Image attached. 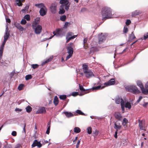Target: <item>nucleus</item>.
Here are the masks:
<instances>
[{
    "mask_svg": "<svg viewBox=\"0 0 148 148\" xmlns=\"http://www.w3.org/2000/svg\"><path fill=\"white\" fill-rule=\"evenodd\" d=\"M107 35L106 34H103L102 33L99 36V44L102 43L106 40Z\"/></svg>",
    "mask_w": 148,
    "mask_h": 148,
    "instance_id": "9d476101",
    "label": "nucleus"
},
{
    "mask_svg": "<svg viewBox=\"0 0 148 148\" xmlns=\"http://www.w3.org/2000/svg\"><path fill=\"white\" fill-rule=\"evenodd\" d=\"M66 32V29L62 28L57 29L56 32H53V34L54 36H56L57 37H62L65 35Z\"/></svg>",
    "mask_w": 148,
    "mask_h": 148,
    "instance_id": "7ed1b4c3",
    "label": "nucleus"
},
{
    "mask_svg": "<svg viewBox=\"0 0 148 148\" xmlns=\"http://www.w3.org/2000/svg\"><path fill=\"white\" fill-rule=\"evenodd\" d=\"M104 87V86H103L101 87V86H99L96 87H93L92 88V90H99L100 89H103Z\"/></svg>",
    "mask_w": 148,
    "mask_h": 148,
    "instance_id": "bb28decb",
    "label": "nucleus"
},
{
    "mask_svg": "<svg viewBox=\"0 0 148 148\" xmlns=\"http://www.w3.org/2000/svg\"><path fill=\"white\" fill-rule=\"evenodd\" d=\"M12 135L14 136H16L17 135V133L15 131H13L12 133H11Z\"/></svg>",
    "mask_w": 148,
    "mask_h": 148,
    "instance_id": "6e6d98bb",
    "label": "nucleus"
},
{
    "mask_svg": "<svg viewBox=\"0 0 148 148\" xmlns=\"http://www.w3.org/2000/svg\"><path fill=\"white\" fill-rule=\"evenodd\" d=\"M66 116L68 118H70L73 116V114L71 112H64Z\"/></svg>",
    "mask_w": 148,
    "mask_h": 148,
    "instance_id": "b1692460",
    "label": "nucleus"
},
{
    "mask_svg": "<svg viewBox=\"0 0 148 148\" xmlns=\"http://www.w3.org/2000/svg\"><path fill=\"white\" fill-rule=\"evenodd\" d=\"M59 97L61 99L64 100L66 99V95H60Z\"/></svg>",
    "mask_w": 148,
    "mask_h": 148,
    "instance_id": "de8ad7c7",
    "label": "nucleus"
},
{
    "mask_svg": "<svg viewBox=\"0 0 148 148\" xmlns=\"http://www.w3.org/2000/svg\"><path fill=\"white\" fill-rule=\"evenodd\" d=\"M143 98V97L142 96H140L139 97V98L138 99L137 101V103H138L140 101V100L142 99Z\"/></svg>",
    "mask_w": 148,
    "mask_h": 148,
    "instance_id": "052dcab7",
    "label": "nucleus"
},
{
    "mask_svg": "<svg viewBox=\"0 0 148 148\" xmlns=\"http://www.w3.org/2000/svg\"><path fill=\"white\" fill-rule=\"evenodd\" d=\"M76 112L79 114L82 115H84V114L80 110H77L76 111Z\"/></svg>",
    "mask_w": 148,
    "mask_h": 148,
    "instance_id": "8fccbe9b",
    "label": "nucleus"
},
{
    "mask_svg": "<svg viewBox=\"0 0 148 148\" xmlns=\"http://www.w3.org/2000/svg\"><path fill=\"white\" fill-rule=\"evenodd\" d=\"M21 145L20 144H16L14 148H22Z\"/></svg>",
    "mask_w": 148,
    "mask_h": 148,
    "instance_id": "864d4df0",
    "label": "nucleus"
},
{
    "mask_svg": "<svg viewBox=\"0 0 148 148\" xmlns=\"http://www.w3.org/2000/svg\"><path fill=\"white\" fill-rule=\"evenodd\" d=\"M67 51L69 55L66 58V60L69 59L72 56L73 54V50L72 46H70L68 47L67 48Z\"/></svg>",
    "mask_w": 148,
    "mask_h": 148,
    "instance_id": "1a4fd4ad",
    "label": "nucleus"
},
{
    "mask_svg": "<svg viewBox=\"0 0 148 148\" xmlns=\"http://www.w3.org/2000/svg\"><path fill=\"white\" fill-rule=\"evenodd\" d=\"M24 18L25 20L26 19L27 21H29L30 20V17L29 15L27 14L25 15L24 17Z\"/></svg>",
    "mask_w": 148,
    "mask_h": 148,
    "instance_id": "4c0bfd02",
    "label": "nucleus"
},
{
    "mask_svg": "<svg viewBox=\"0 0 148 148\" xmlns=\"http://www.w3.org/2000/svg\"><path fill=\"white\" fill-rule=\"evenodd\" d=\"M114 128L116 129L117 131H118L121 127V126L119 123L116 122V123L114 124Z\"/></svg>",
    "mask_w": 148,
    "mask_h": 148,
    "instance_id": "5701e85b",
    "label": "nucleus"
},
{
    "mask_svg": "<svg viewBox=\"0 0 148 148\" xmlns=\"http://www.w3.org/2000/svg\"><path fill=\"white\" fill-rule=\"evenodd\" d=\"M126 90L129 92L137 94L139 93V91L137 87L135 86L132 85L126 86L125 87Z\"/></svg>",
    "mask_w": 148,
    "mask_h": 148,
    "instance_id": "39448f33",
    "label": "nucleus"
},
{
    "mask_svg": "<svg viewBox=\"0 0 148 148\" xmlns=\"http://www.w3.org/2000/svg\"><path fill=\"white\" fill-rule=\"evenodd\" d=\"M131 21L129 19H128L126 21L125 23L127 25H128L131 23Z\"/></svg>",
    "mask_w": 148,
    "mask_h": 148,
    "instance_id": "4d7b16f0",
    "label": "nucleus"
},
{
    "mask_svg": "<svg viewBox=\"0 0 148 148\" xmlns=\"http://www.w3.org/2000/svg\"><path fill=\"white\" fill-rule=\"evenodd\" d=\"M24 1V0H16V4L19 6H21L22 5V2Z\"/></svg>",
    "mask_w": 148,
    "mask_h": 148,
    "instance_id": "a878e982",
    "label": "nucleus"
},
{
    "mask_svg": "<svg viewBox=\"0 0 148 148\" xmlns=\"http://www.w3.org/2000/svg\"><path fill=\"white\" fill-rule=\"evenodd\" d=\"M26 22V21L25 19H23L21 22V23L22 25H25Z\"/></svg>",
    "mask_w": 148,
    "mask_h": 148,
    "instance_id": "09e8293b",
    "label": "nucleus"
},
{
    "mask_svg": "<svg viewBox=\"0 0 148 148\" xmlns=\"http://www.w3.org/2000/svg\"><path fill=\"white\" fill-rule=\"evenodd\" d=\"M141 12L140 10H135L132 13V17L138 15L141 13Z\"/></svg>",
    "mask_w": 148,
    "mask_h": 148,
    "instance_id": "aec40b11",
    "label": "nucleus"
},
{
    "mask_svg": "<svg viewBox=\"0 0 148 148\" xmlns=\"http://www.w3.org/2000/svg\"><path fill=\"white\" fill-rule=\"evenodd\" d=\"M79 95V93L77 92H73L72 93V95L73 96H75Z\"/></svg>",
    "mask_w": 148,
    "mask_h": 148,
    "instance_id": "5fc2aeb1",
    "label": "nucleus"
},
{
    "mask_svg": "<svg viewBox=\"0 0 148 148\" xmlns=\"http://www.w3.org/2000/svg\"><path fill=\"white\" fill-rule=\"evenodd\" d=\"M129 37L130 39L131 40H133L134 39L136 38V37L134 35V34L133 32L132 33V34L130 35Z\"/></svg>",
    "mask_w": 148,
    "mask_h": 148,
    "instance_id": "f704fd0d",
    "label": "nucleus"
},
{
    "mask_svg": "<svg viewBox=\"0 0 148 148\" xmlns=\"http://www.w3.org/2000/svg\"><path fill=\"white\" fill-rule=\"evenodd\" d=\"M128 31V29L127 26L124 27L123 32L124 33H126Z\"/></svg>",
    "mask_w": 148,
    "mask_h": 148,
    "instance_id": "49530a36",
    "label": "nucleus"
},
{
    "mask_svg": "<svg viewBox=\"0 0 148 148\" xmlns=\"http://www.w3.org/2000/svg\"><path fill=\"white\" fill-rule=\"evenodd\" d=\"M125 106L126 108H128L129 109H130L131 108V104L129 102L126 103H125Z\"/></svg>",
    "mask_w": 148,
    "mask_h": 148,
    "instance_id": "c9c22d12",
    "label": "nucleus"
},
{
    "mask_svg": "<svg viewBox=\"0 0 148 148\" xmlns=\"http://www.w3.org/2000/svg\"><path fill=\"white\" fill-rule=\"evenodd\" d=\"M42 146V145L40 143V141H38L37 140H34L31 146L32 148H33L36 146H37L38 148H40Z\"/></svg>",
    "mask_w": 148,
    "mask_h": 148,
    "instance_id": "f8f14e48",
    "label": "nucleus"
},
{
    "mask_svg": "<svg viewBox=\"0 0 148 148\" xmlns=\"http://www.w3.org/2000/svg\"><path fill=\"white\" fill-rule=\"evenodd\" d=\"M115 83L114 79H111L110 80L104 83V85L106 86H108L114 85Z\"/></svg>",
    "mask_w": 148,
    "mask_h": 148,
    "instance_id": "4468645a",
    "label": "nucleus"
},
{
    "mask_svg": "<svg viewBox=\"0 0 148 148\" xmlns=\"http://www.w3.org/2000/svg\"><path fill=\"white\" fill-rule=\"evenodd\" d=\"M139 127L141 130H145L144 123L143 121H139Z\"/></svg>",
    "mask_w": 148,
    "mask_h": 148,
    "instance_id": "a211bd4d",
    "label": "nucleus"
},
{
    "mask_svg": "<svg viewBox=\"0 0 148 148\" xmlns=\"http://www.w3.org/2000/svg\"><path fill=\"white\" fill-rule=\"evenodd\" d=\"M117 132L118 131H117V130H116V131L115 132V134L114 135V137L116 138H117Z\"/></svg>",
    "mask_w": 148,
    "mask_h": 148,
    "instance_id": "338daca9",
    "label": "nucleus"
},
{
    "mask_svg": "<svg viewBox=\"0 0 148 148\" xmlns=\"http://www.w3.org/2000/svg\"><path fill=\"white\" fill-rule=\"evenodd\" d=\"M82 69L85 76L87 78H90L94 76L92 71L88 69V65L86 64L82 65Z\"/></svg>",
    "mask_w": 148,
    "mask_h": 148,
    "instance_id": "f03ea898",
    "label": "nucleus"
},
{
    "mask_svg": "<svg viewBox=\"0 0 148 148\" xmlns=\"http://www.w3.org/2000/svg\"><path fill=\"white\" fill-rule=\"evenodd\" d=\"M87 40H88V38H85L84 40V41H83V44L84 45V47L85 49H86L87 48L85 46V44L86 43Z\"/></svg>",
    "mask_w": 148,
    "mask_h": 148,
    "instance_id": "c03bdc74",
    "label": "nucleus"
},
{
    "mask_svg": "<svg viewBox=\"0 0 148 148\" xmlns=\"http://www.w3.org/2000/svg\"><path fill=\"white\" fill-rule=\"evenodd\" d=\"M148 38V33H147L146 34H145L144 35L143 38H141V39L142 40H146Z\"/></svg>",
    "mask_w": 148,
    "mask_h": 148,
    "instance_id": "58836bf2",
    "label": "nucleus"
},
{
    "mask_svg": "<svg viewBox=\"0 0 148 148\" xmlns=\"http://www.w3.org/2000/svg\"><path fill=\"white\" fill-rule=\"evenodd\" d=\"M56 3L52 4L50 7V10L51 12L53 14L56 13Z\"/></svg>",
    "mask_w": 148,
    "mask_h": 148,
    "instance_id": "2eb2a0df",
    "label": "nucleus"
},
{
    "mask_svg": "<svg viewBox=\"0 0 148 148\" xmlns=\"http://www.w3.org/2000/svg\"><path fill=\"white\" fill-rule=\"evenodd\" d=\"M53 56H51L48 59H47L46 60L44 61L43 62H42L41 65L42 66H43L45 64L51 61L53 58Z\"/></svg>",
    "mask_w": 148,
    "mask_h": 148,
    "instance_id": "4be33fe9",
    "label": "nucleus"
},
{
    "mask_svg": "<svg viewBox=\"0 0 148 148\" xmlns=\"http://www.w3.org/2000/svg\"><path fill=\"white\" fill-rule=\"evenodd\" d=\"M79 87L80 90L82 92H85V93H87L89 92V91L86 92V91L89 90V89L85 90L83 86L82 85H80V84H79Z\"/></svg>",
    "mask_w": 148,
    "mask_h": 148,
    "instance_id": "393cba45",
    "label": "nucleus"
},
{
    "mask_svg": "<svg viewBox=\"0 0 148 148\" xmlns=\"http://www.w3.org/2000/svg\"><path fill=\"white\" fill-rule=\"evenodd\" d=\"M53 103H54V104L56 105V106L57 105L58 103V98L57 97V96H56L54 97V101H53Z\"/></svg>",
    "mask_w": 148,
    "mask_h": 148,
    "instance_id": "c85d7f7f",
    "label": "nucleus"
},
{
    "mask_svg": "<svg viewBox=\"0 0 148 148\" xmlns=\"http://www.w3.org/2000/svg\"><path fill=\"white\" fill-rule=\"evenodd\" d=\"M66 16L65 15H63L60 17V19L62 21H65Z\"/></svg>",
    "mask_w": 148,
    "mask_h": 148,
    "instance_id": "e433bc0d",
    "label": "nucleus"
},
{
    "mask_svg": "<svg viewBox=\"0 0 148 148\" xmlns=\"http://www.w3.org/2000/svg\"><path fill=\"white\" fill-rule=\"evenodd\" d=\"M23 86H24V85L23 84H20L18 86V89L19 90H22Z\"/></svg>",
    "mask_w": 148,
    "mask_h": 148,
    "instance_id": "79ce46f5",
    "label": "nucleus"
},
{
    "mask_svg": "<svg viewBox=\"0 0 148 148\" xmlns=\"http://www.w3.org/2000/svg\"><path fill=\"white\" fill-rule=\"evenodd\" d=\"M65 12V11L64 8H62L60 9L59 13V14H63Z\"/></svg>",
    "mask_w": 148,
    "mask_h": 148,
    "instance_id": "ea45409f",
    "label": "nucleus"
},
{
    "mask_svg": "<svg viewBox=\"0 0 148 148\" xmlns=\"http://www.w3.org/2000/svg\"><path fill=\"white\" fill-rule=\"evenodd\" d=\"M50 126H48L46 131V133L49 134V133Z\"/></svg>",
    "mask_w": 148,
    "mask_h": 148,
    "instance_id": "603ef678",
    "label": "nucleus"
},
{
    "mask_svg": "<svg viewBox=\"0 0 148 148\" xmlns=\"http://www.w3.org/2000/svg\"><path fill=\"white\" fill-rule=\"evenodd\" d=\"M80 142V140H78L77 143L76 145V148H78Z\"/></svg>",
    "mask_w": 148,
    "mask_h": 148,
    "instance_id": "13d9d810",
    "label": "nucleus"
},
{
    "mask_svg": "<svg viewBox=\"0 0 148 148\" xmlns=\"http://www.w3.org/2000/svg\"><path fill=\"white\" fill-rule=\"evenodd\" d=\"M1 65L5 66H8V64L7 62H6L5 61H2V62H1Z\"/></svg>",
    "mask_w": 148,
    "mask_h": 148,
    "instance_id": "37998d69",
    "label": "nucleus"
},
{
    "mask_svg": "<svg viewBox=\"0 0 148 148\" xmlns=\"http://www.w3.org/2000/svg\"><path fill=\"white\" fill-rule=\"evenodd\" d=\"M101 14L103 20L106 18H112L111 10L108 7H105L103 8L101 11Z\"/></svg>",
    "mask_w": 148,
    "mask_h": 148,
    "instance_id": "f257e3e1",
    "label": "nucleus"
},
{
    "mask_svg": "<svg viewBox=\"0 0 148 148\" xmlns=\"http://www.w3.org/2000/svg\"><path fill=\"white\" fill-rule=\"evenodd\" d=\"M40 21V18L39 17L36 18L33 24L38 25Z\"/></svg>",
    "mask_w": 148,
    "mask_h": 148,
    "instance_id": "7c9ffc66",
    "label": "nucleus"
},
{
    "mask_svg": "<svg viewBox=\"0 0 148 148\" xmlns=\"http://www.w3.org/2000/svg\"><path fill=\"white\" fill-rule=\"evenodd\" d=\"M128 123V120L125 118H124L122 121V124L124 126H126V124Z\"/></svg>",
    "mask_w": 148,
    "mask_h": 148,
    "instance_id": "cd10ccee",
    "label": "nucleus"
},
{
    "mask_svg": "<svg viewBox=\"0 0 148 148\" xmlns=\"http://www.w3.org/2000/svg\"><path fill=\"white\" fill-rule=\"evenodd\" d=\"M53 36H54V35H53V36L50 37L49 38H44L43 39L42 41H45L46 40H48L49 39H51L53 37Z\"/></svg>",
    "mask_w": 148,
    "mask_h": 148,
    "instance_id": "680f3d73",
    "label": "nucleus"
},
{
    "mask_svg": "<svg viewBox=\"0 0 148 148\" xmlns=\"http://www.w3.org/2000/svg\"><path fill=\"white\" fill-rule=\"evenodd\" d=\"M70 25V23L68 22H66L64 25V27L63 28L66 29Z\"/></svg>",
    "mask_w": 148,
    "mask_h": 148,
    "instance_id": "72a5a7b5",
    "label": "nucleus"
},
{
    "mask_svg": "<svg viewBox=\"0 0 148 148\" xmlns=\"http://www.w3.org/2000/svg\"><path fill=\"white\" fill-rule=\"evenodd\" d=\"M69 6L70 4L69 3H67L65 4H64L61 5V7L64 8L67 11L69 9Z\"/></svg>",
    "mask_w": 148,
    "mask_h": 148,
    "instance_id": "412c9836",
    "label": "nucleus"
},
{
    "mask_svg": "<svg viewBox=\"0 0 148 148\" xmlns=\"http://www.w3.org/2000/svg\"><path fill=\"white\" fill-rule=\"evenodd\" d=\"M35 6L40 8L39 13L41 16H43L46 14L47 12V9L43 3L36 4Z\"/></svg>",
    "mask_w": 148,
    "mask_h": 148,
    "instance_id": "20e7f679",
    "label": "nucleus"
},
{
    "mask_svg": "<svg viewBox=\"0 0 148 148\" xmlns=\"http://www.w3.org/2000/svg\"><path fill=\"white\" fill-rule=\"evenodd\" d=\"M114 116L116 119L119 121H121L122 119V116L121 114L118 112H116L114 114Z\"/></svg>",
    "mask_w": 148,
    "mask_h": 148,
    "instance_id": "f3484780",
    "label": "nucleus"
},
{
    "mask_svg": "<svg viewBox=\"0 0 148 148\" xmlns=\"http://www.w3.org/2000/svg\"><path fill=\"white\" fill-rule=\"evenodd\" d=\"M25 109L27 112L28 113L30 112L32 110V108L29 106H27Z\"/></svg>",
    "mask_w": 148,
    "mask_h": 148,
    "instance_id": "2f4dec72",
    "label": "nucleus"
},
{
    "mask_svg": "<svg viewBox=\"0 0 148 148\" xmlns=\"http://www.w3.org/2000/svg\"><path fill=\"white\" fill-rule=\"evenodd\" d=\"M22 111V110L21 109H20L18 108H16L15 109V111L16 112H21Z\"/></svg>",
    "mask_w": 148,
    "mask_h": 148,
    "instance_id": "774afa93",
    "label": "nucleus"
},
{
    "mask_svg": "<svg viewBox=\"0 0 148 148\" xmlns=\"http://www.w3.org/2000/svg\"><path fill=\"white\" fill-rule=\"evenodd\" d=\"M29 8V6L28 5H26L24 9L26 10V11H28Z\"/></svg>",
    "mask_w": 148,
    "mask_h": 148,
    "instance_id": "bf43d9fd",
    "label": "nucleus"
},
{
    "mask_svg": "<svg viewBox=\"0 0 148 148\" xmlns=\"http://www.w3.org/2000/svg\"><path fill=\"white\" fill-rule=\"evenodd\" d=\"M137 84L140 87L142 92L145 94H146L148 93V89L144 88L141 81H137Z\"/></svg>",
    "mask_w": 148,
    "mask_h": 148,
    "instance_id": "6e6552de",
    "label": "nucleus"
},
{
    "mask_svg": "<svg viewBox=\"0 0 148 148\" xmlns=\"http://www.w3.org/2000/svg\"><path fill=\"white\" fill-rule=\"evenodd\" d=\"M53 36H54V35H53V36L50 37L49 38H44L43 39L42 41H45L46 40H48L49 39H51L53 37Z\"/></svg>",
    "mask_w": 148,
    "mask_h": 148,
    "instance_id": "e2e57ef3",
    "label": "nucleus"
},
{
    "mask_svg": "<svg viewBox=\"0 0 148 148\" xmlns=\"http://www.w3.org/2000/svg\"><path fill=\"white\" fill-rule=\"evenodd\" d=\"M116 103V104H119L121 103V109L123 113H124L125 110V103L124 100L119 97H116L115 99Z\"/></svg>",
    "mask_w": 148,
    "mask_h": 148,
    "instance_id": "423d86ee",
    "label": "nucleus"
},
{
    "mask_svg": "<svg viewBox=\"0 0 148 148\" xmlns=\"http://www.w3.org/2000/svg\"><path fill=\"white\" fill-rule=\"evenodd\" d=\"M5 19L6 22L8 23L10 22V20L9 18H7L6 17H5Z\"/></svg>",
    "mask_w": 148,
    "mask_h": 148,
    "instance_id": "0e129e2a",
    "label": "nucleus"
},
{
    "mask_svg": "<svg viewBox=\"0 0 148 148\" xmlns=\"http://www.w3.org/2000/svg\"><path fill=\"white\" fill-rule=\"evenodd\" d=\"M73 33L71 32H68L66 36V42H68L70 40L73 39L75 38L77 35H74L72 36Z\"/></svg>",
    "mask_w": 148,
    "mask_h": 148,
    "instance_id": "9b49d317",
    "label": "nucleus"
},
{
    "mask_svg": "<svg viewBox=\"0 0 148 148\" xmlns=\"http://www.w3.org/2000/svg\"><path fill=\"white\" fill-rule=\"evenodd\" d=\"M8 24L7 23L5 30V32L4 36V39L7 40L10 36L9 32H8Z\"/></svg>",
    "mask_w": 148,
    "mask_h": 148,
    "instance_id": "ddd939ff",
    "label": "nucleus"
},
{
    "mask_svg": "<svg viewBox=\"0 0 148 148\" xmlns=\"http://www.w3.org/2000/svg\"><path fill=\"white\" fill-rule=\"evenodd\" d=\"M60 3L61 5H63L69 3V2L67 0H60Z\"/></svg>",
    "mask_w": 148,
    "mask_h": 148,
    "instance_id": "473e14b6",
    "label": "nucleus"
},
{
    "mask_svg": "<svg viewBox=\"0 0 148 148\" xmlns=\"http://www.w3.org/2000/svg\"><path fill=\"white\" fill-rule=\"evenodd\" d=\"M38 65L37 64H32V66L34 69H36L38 67Z\"/></svg>",
    "mask_w": 148,
    "mask_h": 148,
    "instance_id": "3c124183",
    "label": "nucleus"
},
{
    "mask_svg": "<svg viewBox=\"0 0 148 148\" xmlns=\"http://www.w3.org/2000/svg\"><path fill=\"white\" fill-rule=\"evenodd\" d=\"M16 27L21 31H23L25 30V29L23 27L19 24L16 23L15 24Z\"/></svg>",
    "mask_w": 148,
    "mask_h": 148,
    "instance_id": "6ab92c4d",
    "label": "nucleus"
},
{
    "mask_svg": "<svg viewBox=\"0 0 148 148\" xmlns=\"http://www.w3.org/2000/svg\"><path fill=\"white\" fill-rule=\"evenodd\" d=\"M87 132L89 134H90L92 132V129L90 127H88L87 129Z\"/></svg>",
    "mask_w": 148,
    "mask_h": 148,
    "instance_id": "a18cd8bd",
    "label": "nucleus"
},
{
    "mask_svg": "<svg viewBox=\"0 0 148 148\" xmlns=\"http://www.w3.org/2000/svg\"><path fill=\"white\" fill-rule=\"evenodd\" d=\"M46 110L45 107H41L36 112V114L45 113L46 112Z\"/></svg>",
    "mask_w": 148,
    "mask_h": 148,
    "instance_id": "dca6fc26",
    "label": "nucleus"
},
{
    "mask_svg": "<svg viewBox=\"0 0 148 148\" xmlns=\"http://www.w3.org/2000/svg\"><path fill=\"white\" fill-rule=\"evenodd\" d=\"M32 26L33 28L35 29V32L36 34H38L40 33L42 30V27L41 25L32 24Z\"/></svg>",
    "mask_w": 148,
    "mask_h": 148,
    "instance_id": "0eeeda50",
    "label": "nucleus"
},
{
    "mask_svg": "<svg viewBox=\"0 0 148 148\" xmlns=\"http://www.w3.org/2000/svg\"><path fill=\"white\" fill-rule=\"evenodd\" d=\"M74 131L75 132L78 133L80 132L81 130L79 127H76L74 128Z\"/></svg>",
    "mask_w": 148,
    "mask_h": 148,
    "instance_id": "c756f323",
    "label": "nucleus"
},
{
    "mask_svg": "<svg viewBox=\"0 0 148 148\" xmlns=\"http://www.w3.org/2000/svg\"><path fill=\"white\" fill-rule=\"evenodd\" d=\"M3 148H12L11 146L10 145H5L3 147Z\"/></svg>",
    "mask_w": 148,
    "mask_h": 148,
    "instance_id": "69168bd1",
    "label": "nucleus"
},
{
    "mask_svg": "<svg viewBox=\"0 0 148 148\" xmlns=\"http://www.w3.org/2000/svg\"><path fill=\"white\" fill-rule=\"evenodd\" d=\"M32 76L31 75H28L26 76L25 78V79L27 80L32 78Z\"/></svg>",
    "mask_w": 148,
    "mask_h": 148,
    "instance_id": "a19ab883",
    "label": "nucleus"
}]
</instances>
